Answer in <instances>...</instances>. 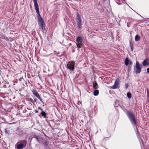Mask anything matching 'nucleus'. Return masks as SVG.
<instances>
[{"mask_svg":"<svg viewBox=\"0 0 149 149\" xmlns=\"http://www.w3.org/2000/svg\"><path fill=\"white\" fill-rule=\"evenodd\" d=\"M1 36L3 38L6 40H8V38L5 35H3Z\"/></svg>","mask_w":149,"mask_h":149,"instance_id":"21","label":"nucleus"},{"mask_svg":"<svg viewBox=\"0 0 149 149\" xmlns=\"http://www.w3.org/2000/svg\"><path fill=\"white\" fill-rule=\"evenodd\" d=\"M27 141L26 140H22L20 141V142L21 143L19 144H17V143L16 145V149H23L25 148L27 144Z\"/></svg>","mask_w":149,"mask_h":149,"instance_id":"2","label":"nucleus"},{"mask_svg":"<svg viewBox=\"0 0 149 149\" xmlns=\"http://www.w3.org/2000/svg\"><path fill=\"white\" fill-rule=\"evenodd\" d=\"M43 143L45 146V147H47L48 146V143L47 140H45L43 141Z\"/></svg>","mask_w":149,"mask_h":149,"instance_id":"18","label":"nucleus"},{"mask_svg":"<svg viewBox=\"0 0 149 149\" xmlns=\"http://www.w3.org/2000/svg\"><path fill=\"white\" fill-rule=\"evenodd\" d=\"M46 113L44 111H42L40 113V114L42 117L45 118L47 119L48 118V117L46 116Z\"/></svg>","mask_w":149,"mask_h":149,"instance_id":"15","label":"nucleus"},{"mask_svg":"<svg viewBox=\"0 0 149 149\" xmlns=\"http://www.w3.org/2000/svg\"><path fill=\"white\" fill-rule=\"evenodd\" d=\"M76 42V45L77 47L79 48H80L83 46L82 41L83 39L82 38L81 36H78L77 38Z\"/></svg>","mask_w":149,"mask_h":149,"instance_id":"3","label":"nucleus"},{"mask_svg":"<svg viewBox=\"0 0 149 149\" xmlns=\"http://www.w3.org/2000/svg\"><path fill=\"white\" fill-rule=\"evenodd\" d=\"M99 93V91L98 90H96L93 92V95L96 96Z\"/></svg>","mask_w":149,"mask_h":149,"instance_id":"17","label":"nucleus"},{"mask_svg":"<svg viewBox=\"0 0 149 149\" xmlns=\"http://www.w3.org/2000/svg\"><path fill=\"white\" fill-rule=\"evenodd\" d=\"M93 87L95 89H96L98 88V85L95 81H94L93 82Z\"/></svg>","mask_w":149,"mask_h":149,"instance_id":"14","label":"nucleus"},{"mask_svg":"<svg viewBox=\"0 0 149 149\" xmlns=\"http://www.w3.org/2000/svg\"><path fill=\"white\" fill-rule=\"evenodd\" d=\"M129 60L128 58H127L125 60V64L126 65H127L129 63Z\"/></svg>","mask_w":149,"mask_h":149,"instance_id":"19","label":"nucleus"},{"mask_svg":"<svg viewBox=\"0 0 149 149\" xmlns=\"http://www.w3.org/2000/svg\"><path fill=\"white\" fill-rule=\"evenodd\" d=\"M36 12L38 15V24H44V21L40 14L39 10H38V12H37V11H36Z\"/></svg>","mask_w":149,"mask_h":149,"instance_id":"8","label":"nucleus"},{"mask_svg":"<svg viewBox=\"0 0 149 149\" xmlns=\"http://www.w3.org/2000/svg\"><path fill=\"white\" fill-rule=\"evenodd\" d=\"M32 93L33 95H34L38 99H39L41 102H43L42 100L40 97L39 95L37 92L36 90H33L32 91Z\"/></svg>","mask_w":149,"mask_h":149,"instance_id":"9","label":"nucleus"},{"mask_svg":"<svg viewBox=\"0 0 149 149\" xmlns=\"http://www.w3.org/2000/svg\"><path fill=\"white\" fill-rule=\"evenodd\" d=\"M140 36L139 35H137L135 36V40L136 41H137L140 40Z\"/></svg>","mask_w":149,"mask_h":149,"instance_id":"16","label":"nucleus"},{"mask_svg":"<svg viewBox=\"0 0 149 149\" xmlns=\"http://www.w3.org/2000/svg\"><path fill=\"white\" fill-rule=\"evenodd\" d=\"M33 1L34 3L35 8L36 11H37V12H38V10H39V8L38 5L37 3V0H33Z\"/></svg>","mask_w":149,"mask_h":149,"instance_id":"10","label":"nucleus"},{"mask_svg":"<svg viewBox=\"0 0 149 149\" xmlns=\"http://www.w3.org/2000/svg\"><path fill=\"white\" fill-rule=\"evenodd\" d=\"M38 109L40 110H41L42 111H43V109L41 107H38Z\"/></svg>","mask_w":149,"mask_h":149,"instance_id":"25","label":"nucleus"},{"mask_svg":"<svg viewBox=\"0 0 149 149\" xmlns=\"http://www.w3.org/2000/svg\"><path fill=\"white\" fill-rule=\"evenodd\" d=\"M141 65L136 62V68L135 69V72L137 74L140 73L141 71Z\"/></svg>","mask_w":149,"mask_h":149,"instance_id":"5","label":"nucleus"},{"mask_svg":"<svg viewBox=\"0 0 149 149\" xmlns=\"http://www.w3.org/2000/svg\"><path fill=\"white\" fill-rule=\"evenodd\" d=\"M31 115V114L29 113V114L28 115V114H27V115L28 116H30Z\"/></svg>","mask_w":149,"mask_h":149,"instance_id":"32","label":"nucleus"},{"mask_svg":"<svg viewBox=\"0 0 149 149\" xmlns=\"http://www.w3.org/2000/svg\"><path fill=\"white\" fill-rule=\"evenodd\" d=\"M126 114L132 124L136 125V120L135 118V115L133 112L128 111L127 112Z\"/></svg>","mask_w":149,"mask_h":149,"instance_id":"1","label":"nucleus"},{"mask_svg":"<svg viewBox=\"0 0 149 149\" xmlns=\"http://www.w3.org/2000/svg\"><path fill=\"white\" fill-rule=\"evenodd\" d=\"M39 26V28L41 30V31L42 32H44V30L45 29V24H38Z\"/></svg>","mask_w":149,"mask_h":149,"instance_id":"12","label":"nucleus"},{"mask_svg":"<svg viewBox=\"0 0 149 149\" xmlns=\"http://www.w3.org/2000/svg\"><path fill=\"white\" fill-rule=\"evenodd\" d=\"M106 138L105 137L104 138V140H105L106 139Z\"/></svg>","mask_w":149,"mask_h":149,"instance_id":"33","label":"nucleus"},{"mask_svg":"<svg viewBox=\"0 0 149 149\" xmlns=\"http://www.w3.org/2000/svg\"><path fill=\"white\" fill-rule=\"evenodd\" d=\"M33 138H35L37 140V141L38 142H40L39 139L40 138V137L39 136H37V135H36V134L33 135L32 136H31V140L30 141H31L32 139Z\"/></svg>","mask_w":149,"mask_h":149,"instance_id":"11","label":"nucleus"},{"mask_svg":"<svg viewBox=\"0 0 149 149\" xmlns=\"http://www.w3.org/2000/svg\"><path fill=\"white\" fill-rule=\"evenodd\" d=\"M108 133H109V135L108 136L107 138H109L111 136V134L110 133H109V132Z\"/></svg>","mask_w":149,"mask_h":149,"instance_id":"26","label":"nucleus"},{"mask_svg":"<svg viewBox=\"0 0 149 149\" xmlns=\"http://www.w3.org/2000/svg\"><path fill=\"white\" fill-rule=\"evenodd\" d=\"M129 64L130 65H132V62L131 61H129Z\"/></svg>","mask_w":149,"mask_h":149,"instance_id":"27","label":"nucleus"},{"mask_svg":"<svg viewBox=\"0 0 149 149\" xmlns=\"http://www.w3.org/2000/svg\"><path fill=\"white\" fill-rule=\"evenodd\" d=\"M35 113H38V111L37 110H35Z\"/></svg>","mask_w":149,"mask_h":149,"instance_id":"29","label":"nucleus"},{"mask_svg":"<svg viewBox=\"0 0 149 149\" xmlns=\"http://www.w3.org/2000/svg\"><path fill=\"white\" fill-rule=\"evenodd\" d=\"M26 100L29 101H30V102H32L33 101V100L32 99H31V98H27L26 99Z\"/></svg>","mask_w":149,"mask_h":149,"instance_id":"23","label":"nucleus"},{"mask_svg":"<svg viewBox=\"0 0 149 149\" xmlns=\"http://www.w3.org/2000/svg\"><path fill=\"white\" fill-rule=\"evenodd\" d=\"M70 45H72V44H71V43H70Z\"/></svg>","mask_w":149,"mask_h":149,"instance_id":"34","label":"nucleus"},{"mask_svg":"<svg viewBox=\"0 0 149 149\" xmlns=\"http://www.w3.org/2000/svg\"><path fill=\"white\" fill-rule=\"evenodd\" d=\"M127 97L129 98H131L132 97V95L131 93L130 92H128L127 94Z\"/></svg>","mask_w":149,"mask_h":149,"instance_id":"20","label":"nucleus"},{"mask_svg":"<svg viewBox=\"0 0 149 149\" xmlns=\"http://www.w3.org/2000/svg\"><path fill=\"white\" fill-rule=\"evenodd\" d=\"M149 64V59H147L144 60L143 62V65L146 66Z\"/></svg>","mask_w":149,"mask_h":149,"instance_id":"13","label":"nucleus"},{"mask_svg":"<svg viewBox=\"0 0 149 149\" xmlns=\"http://www.w3.org/2000/svg\"><path fill=\"white\" fill-rule=\"evenodd\" d=\"M5 132L6 134H8L9 133L10 131L8 130V128H6L5 129Z\"/></svg>","mask_w":149,"mask_h":149,"instance_id":"22","label":"nucleus"},{"mask_svg":"<svg viewBox=\"0 0 149 149\" xmlns=\"http://www.w3.org/2000/svg\"><path fill=\"white\" fill-rule=\"evenodd\" d=\"M147 72L148 73H149V68H148L147 69Z\"/></svg>","mask_w":149,"mask_h":149,"instance_id":"28","label":"nucleus"},{"mask_svg":"<svg viewBox=\"0 0 149 149\" xmlns=\"http://www.w3.org/2000/svg\"><path fill=\"white\" fill-rule=\"evenodd\" d=\"M75 62L73 61L68 62L67 65V68L70 71H73L74 69Z\"/></svg>","mask_w":149,"mask_h":149,"instance_id":"4","label":"nucleus"},{"mask_svg":"<svg viewBox=\"0 0 149 149\" xmlns=\"http://www.w3.org/2000/svg\"><path fill=\"white\" fill-rule=\"evenodd\" d=\"M22 79H23V78H20L19 79V80L20 81H21Z\"/></svg>","mask_w":149,"mask_h":149,"instance_id":"31","label":"nucleus"},{"mask_svg":"<svg viewBox=\"0 0 149 149\" xmlns=\"http://www.w3.org/2000/svg\"><path fill=\"white\" fill-rule=\"evenodd\" d=\"M147 96L148 97V98L147 100L149 101V92H147Z\"/></svg>","mask_w":149,"mask_h":149,"instance_id":"24","label":"nucleus"},{"mask_svg":"<svg viewBox=\"0 0 149 149\" xmlns=\"http://www.w3.org/2000/svg\"><path fill=\"white\" fill-rule=\"evenodd\" d=\"M120 83V79L117 78L115 81L114 84L110 88L115 89L119 87Z\"/></svg>","mask_w":149,"mask_h":149,"instance_id":"7","label":"nucleus"},{"mask_svg":"<svg viewBox=\"0 0 149 149\" xmlns=\"http://www.w3.org/2000/svg\"><path fill=\"white\" fill-rule=\"evenodd\" d=\"M77 17H76V22L77 26L79 28L81 27L82 20L80 16L78 13H77Z\"/></svg>","mask_w":149,"mask_h":149,"instance_id":"6","label":"nucleus"},{"mask_svg":"<svg viewBox=\"0 0 149 149\" xmlns=\"http://www.w3.org/2000/svg\"><path fill=\"white\" fill-rule=\"evenodd\" d=\"M133 49V46L131 47V50L132 51Z\"/></svg>","mask_w":149,"mask_h":149,"instance_id":"30","label":"nucleus"}]
</instances>
